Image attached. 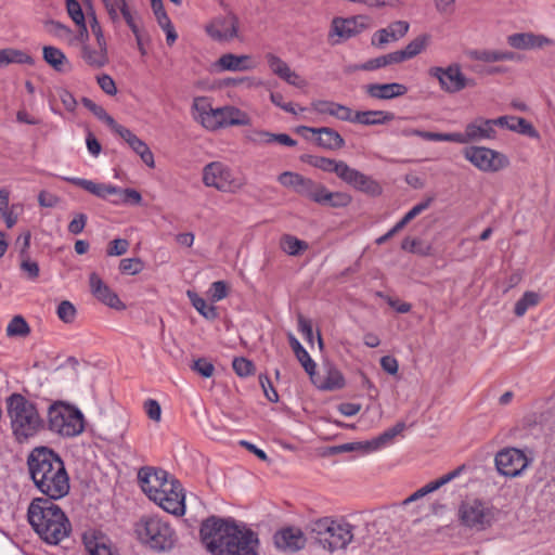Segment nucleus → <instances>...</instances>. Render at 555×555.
Segmentation results:
<instances>
[{"label": "nucleus", "instance_id": "nucleus-16", "mask_svg": "<svg viewBox=\"0 0 555 555\" xmlns=\"http://www.w3.org/2000/svg\"><path fill=\"white\" fill-rule=\"evenodd\" d=\"M341 180L356 191L371 197H377L383 193V186L377 180L350 166H348Z\"/></svg>", "mask_w": 555, "mask_h": 555}, {"label": "nucleus", "instance_id": "nucleus-14", "mask_svg": "<svg viewBox=\"0 0 555 555\" xmlns=\"http://www.w3.org/2000/svg\"><path fill=\"white\" fill-rule=\"evenodd\" d=\"M296 131L306 140H309L308 133L317 135L314 138L315 144L324 150L337 151L346 145L345 139L335 129L330 127L313 128L299 126Z\"/></svg>", "mask_w": 555, "mask_h": 555}, {"label": "nucleus", "instance_id": "nucleus-30", "mask_svg": "<svg viewBox=\"0 0 555 555\" xmlns=\"http://www.w3.org/2000/svg\"><path fill=\"white\" fill-rule=\"evenodd\" d=\"M465 465H460L455 469L449 472L448 474L441 476L440 478L428 482L424 487L416 490L414 493H412L409 498L404 500V504H409L411 502H414L438 489H440L442 486L449 483L450 481L454 480L456 477H459L463 470H465Z\"/></svg>", "mask_w": 555, "mask_h": 555}, {"label": "nucleus", "instance_id": "nucleus-54", "mask_svg": "<svg viewBox=\"0 0 555 555\" xmlns=\"http://www.w3.org/2000/svg\"><path fill=\"white\" fill-rule=\"evenodd\" d=\"M82 57L91 66L103 67L107 62V53L92 50L88 46L82 48Z\"/></svg>", "mask_w": 555, "mask_h": 555}, {"label": "nucleus", "instance_id": "nucleus-41", "mask_svg": "<svg viewBox=\"0 0 555 555\" xmlns=\"http://www.w3.org/2000/svg\"><path fill=\"white\" fill-rule=\"evenodd\" d=\"M188 297L196 311L206 320L215 321L219 318L218 308L214 305H208L197 293L188 291Z\"/></svg>", "mask_w": 555, "mask_h": 555}, {"label": "nucleus", "instance_id": "nucleus-23", "mask_svg": "<svg viewBox=\"0 0 555 555\" xmlns=\"http://www.w3.org/2000/svg\"><path fill=\"white\" fill-rule=\"evenodd\" d=\"M509 47L517 50H531L553 44V40L544 35L533 33H515L506 38Z\"/></svg>", "mask_w": 555, "mask_h": 555}, {"label": "nucleus", "instance_id": "nucleus-48", "mask_svg": "<svg viewBox=\"0 0 555 555\" xmlns=\"http://www.w3.org/2000/svg\"><path fill=\"white\" fill-rule=\"evenodd\" d=\"M401 248L411 254H415L418 256H431L433 255V246L430 244H425L420 238H412L406 236L402 240Z\"/></svg>", "mask_w": 555, "mask_h": 555}, {"label": "nucleus", "instance_id": "nucleus-21", "mask_svg": "<svg viewBox=\"0 0 555 555\" xmlns=\"http://www.w3.org/2000/svg\"><path fill=\"white\" fill-rule=\"evenodd\" d=\"M365 16L334 17L331 25V35L343 39H349L359 35L365 27Z\"/></svg>", "mask_w": 555, "mask_h": 555}, {"label": "nucleus", "instance_id": "nucleus-9", "mask_svg": "<svg viewBox=\"0 0 555 555\" xmlns=\"http://www.w3.org/2000/svg\"><path fill=\"white\" fill-rule=\"evenodd\" d=\"M152 501L172 515L182 516L185 513L184 489L173 476L170 477L168 486L160 489L159 494H156Z\"/></svg>", "mask_w": 555, "mask_h": 555}, {"label": "nucleus", "instance_id": "nucleus-1", "mask_svg": "<svg viewBox=\"0 0 555 555\" xmlns=\"http://www.w3.org/2000/svg\"><path fill=\"white\" fill-rule=\"evenodd\" d=\"M201 542L211 555H259L258 533L233 517L211 515L201 522Z\"/></svg>", "mask_w": 555, "mask_h": 555}, {"label": "nucleus", "instance_id": "nucleus-50", "mask_svg": "<svg viewBox=\"0 0 555 555\" xmlns=\"http://www.w3.org/2000/svg\"><path fill=\"white\" fill-rule=\"evenodd\" d=\"M430 36L427 34H423L414 38L406 47L401 51L403 54L404 61L411 60L414 56L418 55L428 44Z\"/></svg>", "mask_w": 555, "mask_h": 555}, {"label": "nucleus", "instance_id": "nucleus-10", "mask_svg": "<svg viewBox=\"0 0 555 555\" xmlns=\"http://www.w3.org/2000/svg\"><path fill=\"white\" fill-rule=\"evenodd\" d=\"M495 467L505 477L519 476L529 465L530 459L517 448H506L495 455Z\"/></svg>", "mask_w": 555, "mask_h": 555}, {"label": "nucleus", "instance_id": "nucleus-51", "mask_svg": "<svg viewBox=\"0 0 555 555\" xmlns=\"http://www.w3.org/2000/svg\"><path fill=\"white\" fill-rule=\"evenodd\" d=\"M30 333V326L22 315H14L7 326V336L26 337Z\"/></svg>", "mask_w": 555, "mask_h": 555}, {"label": "nucleus", "instance_id": "nucleus-12", "mask_svg": "<svg viewBox=\"0 0 555 555\" xmlns=\"http://www.w3.org/2000/svg\"><path fill=\"white\" fill-rule=\"evenodd\" d=\"M170 477L172 476L167 470L152 466L141 467L138 472L139 485L150 500L168 486Z\"/></svg>", "mask_w": 555, "mask_h": 555}, {"label": "nucleus", "instance_id": "nucleus-44", "mask_svg": "<svg viewBox=\"0 0 555 555\" xmlns=\"http://www.w3.org/2000/svg\"><path fill=\"white\" fill-rule=\"evenodd\" d=\"M66 10L69 17L78 26L81 36L88 37L86 17L80 3L77 0H65Z\"/></svg>", "mask_w": 555, "mask_h": 555}, {"label": "nucleus", "instance_id": "nucleus-36", "mask_svg": "<svg viewBox=\"0 0 555 555\" xmlns=\"http://www.w3.org/2000/svg\"><path fill=\"white\" fill-rule=\"evenodd\" d=\"M405 427L406 426L404 422H398L392 427L386 429L372 440H366V452H373L385 447L391 442L396 436L400 435L405 429Z\"/></svg>", "mask_w": 555, "mask_h": 555}, {"label": "nucleus", "instance_id": "nucleus-5", "mask_svg": "<svg viewBox=\"0 0 555 555\" xmlns=\"http://www.w3.org/2000/svg\"><path fill=\"white\" fill-rule=\"evenodd\" d=\"M41 401L48 403L44 431L49 430L61 437L72 438L85 430V416L76 405L62 400L42 399Z\"/></svg>", "mask_w": 555, "mask_h": 555}, {"label": "nucleus", "instance_id": "nucleus-8", "mask_svg": "<svg viewBox=\"0 0 555 555\" xmlns=\"http://www.w3.org/2000/svg\"><path fill=\"white\" fill-rule=\"evenodd\" d=\"M464 157L483 172H498L509 165L508 157L486 146H468L463 151Z\"/></svg>", "mask_w": 555, "mask_h": 555}, {"label": "nucleus", "instance_id": "nucleus-49", "mask_svg": "<svg viewBox=\"0 0 555 555\" xmlns=\"http://www.w3.org/2000/svg\"><path fill=\"white\" fill-rule=\"evenodd\" d=\"M270 70L281 79H287L292 77L289 75V66L280 56L274 53L268 52L264 55Z\"/></svg>", "mask_w": 555, "mask_h": 555}, {"label": "nucleus", "instance_id": "nucleus-20", "mask_svg": "<svg viewBox=\"0 0 555 555\" xmlns=\"http://www.w3.org/2000/svg\"><path fill=\"white\" fill-rule=\"evenodd\" d=\"M306 538L299 528L286 527L278 530L273 535V543L282 551L297 552L305 547Z\"/></svg>", "mask_w": 555, "mask_h": 555}, {"label": "nucleus", "instance_id": "nucleus-38", "mask_svg": "<svg viewBox=\"0 0 555 555\" xmlns=\"http://www.w3.org/2000/svg\"><path fill=\"white\" fill-rule=\"evenodd\" d=\"M288 341L298 362L301 364V366L304 367L305 372L309 375V377H312L314 371L317 370V363L311 359L308 351L304 348V346L294 335H289Z\"/></svg>", "mask_w": 555, "mask_h": 555}, {"label": "nucleus", "instance_id": "nucleus-52", "mask_svg": "<svg viewBox=\"0 0 555 555\" xmlns=\"http://www.w3.org/2000/svg\"><path fill=\"white\" fill-rule=\"evenodd\" d=\"M353 451H361L363 453H367L366 452V441L347 442V443H343L339 446L327 447L324 450L323 455L331 456V455H336V454L346 453V452H353Z\"/></svg>", "mask_w": 555, "mask_h": 555}, {"label": "nucleus", "instance_id": "nucleus-25", "mask_svg": "<svg viewBox=\"0 0 555 555\" xmlns=\"http://www.w3.org/2000/svg\"><path fill=\"white\" fill-rule=\"evenodd\" d=\"M488 119L479 117L474 121L469 122L465 127V131L462 133L461 144L480 141L482 139H494L496 131L490 124H486Z\"/></svg>", "mask_w": 555, "mask_h": 555}, {"label": "nucleus", "instance_id": "nucleus-15", "mask_svg": "<svg viewBox=\"0 0 555 555\" xmlns=\"http://www.w3.org/2000/svg\"><path fill=\"white\" fill-rule=\"evenodd\" d=\"M113 24H120L121 18L126 22L133 35L140 30L137 20V11H132L127 0H101Z\"/></svg>", "mask_w": 555, "mask_h": 555}, {"label": "nucleus", "instance_id": "nucleus-53", "mask_svg": "<svg viewBox=\"0 0 555 555\" xmlns=\"http://www.w3.org/2000/svg\"><path fill=\"white\" fill-rule=\"evenodd\" d=\"M232 367L240 377H248L255 374L256 366L251 360L244 357H236L232 361Z\"/></svg>", "mask_w": 555, "mask_h": 555}, {"label": "nucleus", "instance_id": "nucleus-57", "mask_svg": "<svg viewBox=\"0 0 555 555\" xmlns=\"http://www.w3.org/2000/svg\"><path fill=\"white\" fill-rule=\"evenodd\" d=\"M56 314L61 321L70 324L75 321L77 310L76 307L70 301L63 300L57 306Z\"/></svg>", "mask_w": 555, "mask_h": 555}, {"label": "nucleus", "instance_id": "nucleus-60", "mask_svg": "<svg viewBox=\"0 0 555 555\" xmlns=\"http://www.w3.org/2000/svg\"><path fill=\"white\" fill-rule=\"evenodd\" d=\"M208 293L212 302L220 301L228 296L229 285L225 281L212 282Z\"/></svg>", "mask_w": 555, "mask_h": 555}, {"label": "nucleus", "instance_id": "nucleus-24", "mask_svg": "<svg viewBox=\"0 0 555 555\" xmlns=\"http://www.w3.org/2000/svg\"><path fill=\"white\" fill-rule=\"evenodd\" d=\"M82 542L89 555H117V552L112 548L108 538L101 531L85 532Z\"/></svg>", "mask_w": 555, "mask_h": 555}, {"label": "nucleus", "instance_id": "nucleus-27", "mask_svg": "<svg viewBox=\"0 0 555 555\" xmlns=\"http://www.w3.org/2000/svg\"><path fill=\"white\" fill-rule=\"evenodd\" d=\"M300 160L324 172H334L340 180L343 179L345 171L348 168L347 163L344 160H336L333 158L311 154L301 155Z\"/></svg>", "mask_w": 555, "mask_h": 555}, {"label": "nucleus", "instance_id": "nucleus-55", "mask_svg": "<svg viewBox=\"0 0 555 555\" xmlns=\"http://www.w3.org/2000/svg\"><path fill=\"white\" fill-rule=\"evenodd\" d=\"M422 139L426 141H435V142H455L461 143L462 132H451V133H441V132H431L422 130Z\"/></svg>", "mask_w": 555, "mask_h": 555}, {"label": "nucleus", "instance_id": "nucleus-2", "mask_svg": "<svg viewBox=\"0 0 555 555\" xmlns=\"http://www.w3.org/2000/svg\"><path fill=\"white\" fill-rule=\"evenodd\" d=\"M27 466L35 487L48 499H63L70 490L69 476L62 456L50 447L34 448Z\"/></svg>", "mask_w": 555, "mask_h": 555}, {"label": "nucleus", "instance_id": "nucleus-39", "mask_svg": "<svg viewBox=\"0 0 555 555\" xmlns=\"http://www.w3.org/2000/svg\"><path fill=\"white\" fill-rule=\"evenodd\" d=\"M10 64H27L33 66L35 65V60L31 55L22 50L12 48L0 50V67L8 66Z\"/></svg>", "mask_w": 555, "mask_h": 555}, {"label": "nucleus", "instance_id": "nucleus-46", "mask_svg": "<svg viewBox=\"0 0 555 555\" xmlns=\"http://www.w3.org/2000/svg\"><path fill=\"white\" fill-rule=\"evenodd\" d=\"M508 130L527 135L531 139L540 138L539 131L530 121L524 117L511 116V125H508Z\"/></svg>", "mask_w": 555, "mask_h": 555}, {"label": "nucleus", "instance_id": "nucleus-18", "mask_svg": "<svg viewBox=\"0 0 555 555\" xmlns=\"http://www.w3.org/2000/svg\"><path fill=\"white\" fill-rule=\"evenodd\" d=\"M89 285L92 295L105 306L115 310L126 309V305L119 299L118 295L99 276L92 272L89 275Z\"/></svg>", "mask_w": 555, "mask_h": 555}, {"label": "nucleus", "instance_id": "nucleus-63", "mask_svg": "<svg viewBox=\"0 0 555 555\" xmlns=\"http://www.w3.org/2000/svg\"><path fill=\"white\" fill-rule=\"evenodd\" d=\"M21 270L26 273L27 278L31 281L39 276L40 269L37 261L30 259L29 256L20 257Z\"/></svg>", "mask_w": 555, "mask_h": 555}, {"label": "nucleus", "instance_id": "nucleus-62", "mask_svg": "<svg viewBox=\"0 0 555 555\" xmlns=\"http://www.w3.org/2000/svg\"><path fill=\"white\" fill-rule=\"evenodd\" d=\"M259 383L263 390L264 397L270 402H273V403L279 402V399H280L279 393H278L276 389L274 388V386L272 385L270 377L268 375L260 374Z\"/></svg>", "mask_w": 555, "mask_h": 555}, {"label": "nucleus", "instance_id": "nucleus-37", "mask_svg": "<svg viewBox=\"0 0 555 555\" xmlns=\"http://www.w3.org/2000/svg\"><path fill=\"white\" fill-rule=\"evenodd\" d=\"M222 111V115L219 119L222 120V127L227 128L230 126H247L250 124L249 116L235 106H223L219 107Z\"/></svg>", "mask_w": 555, "mask_h": 555}, {"label": "nucleus", "instance_id": "nucleus-35", "mask_svg": "<svg viewBox=\"0 0 555 555\" xmlns=\"http://www.w3.org/2000/svg\"><path fill=\"white\" fill-rule=\"evenodd\" d=\"M251 60L249 55H236L233 53L222 54L217 61V65L221 70H249L255 67L254 64L248 63Z\"/></svg>", "mask_w": 555, "mask_h": 555}, {"label": "nucleus", "instance_id": "nucleus-59", "mask_svg": "<svg viewBox=\"0 0 555 555\" xmlns=\"http://www.w3.org/2000/svg\"><path fill=\"white\" fill-rule=\"evenodd\" d=\"M191 369L204 378H210L215 372L214 364L204 357L196 359Z\"/></svg>", "mask_w": 555, "mask_h": 555}, {"label": "nucleus", "instance_id": "nucleus-28", "mask_svg": "<svg viewBox=\"0 0 555 555\" xmlns=\"http://www.w3.org/2000/svg\"><path fill=\"white\" fill-rule=\"evenodd\" d=\"M408 87L399 82L370 83L365 86V92L370 98L377 100H392L404 95Z\"/></svg>", "mask_w": 555, "mask_h": 555}, {"label": "nucleus", "instance_id": "nucleus-31", "mask_svg": "<svg viewBox=\"0 0 555 555\" xmlns=\"http://www.w3.org/2000/svg\"><path fill=\"white\" fill-rule=\"evenodd\" d=\"M467 56L473 61L483 63H495L502 61H520L521 55L513 51L474 49L467 52Z\"/></svg>", "mask_w": 555, "mask_h": 555}, {"label": "nucleus", "instance_id": "nucleus-26", "mask_svg": "<svg viewBox=\"0 0 555 555\" xmlns=\"http://www.w3.org/2000/svg\"><path fill=\"white\" fill-rule=\"evenodd\" d=\"M66 182L79 186L85 191L95 195L99 198L106 199L109 195L118 194L120 191L119 186L106 184V183H96L92 180H88L85 178L77 177H65L63 178Z\"/></svg>", "mask_w": 555, "mask_h": 555}, {"label": "nucleus", "instance_id": "nucleus-43", "mask_svg": "<svg viewBox=\"0 0 555 555\" xmlns=\"http://www.w3.org/2000/svg\"><path fill=\"white\" fill-rule=\"evenodd\" d=\"M81 103L96 118H99L101 121L105 122L112 129V131H115L117 129V127L120 125L109 114H107V112L101 105H98L91 99L83 96L81 99Z\"/></svg>", "mask_w": 555, "mask_h": 555}, {"label": "nucleus", "instance_id": "nucleus-19", "mask_svg": "<svg viewBox=\"0 0 555 555\" xmlns=\"http://www.w3.org/2000/svg\"><path fill=\"white\" fill-rule=\"evenodd\" d=\"M114 132L118 134L129 145V147L140 156L141 160L149 168L155 167L154 154L143 140H141L130 129L122 125H119Z\"/></svg>", "mask_w": 555, "mask_h": 555}, {"label": "nucleus", "instance_id": "nucleus-17", "mask_svg": "<svg viewBox=\"0 0 555 555\" xmlns=\"http://www.w3.org/2000/svg\"><path fill=\"white\" fill-rule=\"evenodd\" d=\"M354 526L341 520L334 521L328 537L321 538L318 540L323 544L324 548L334 552L339 548H346L353 539Z\"/></svg>", "mask_w": 555, "mask_h": 555}, {"label": "nucleus", "instance_id": "nucleus-42", "mask_svg": "<svg viewBox=\"0 0 555 555\" xmlns=\"http://www.w3.org/2000/svg\"><path fill=\"white\" fill-rule=\"evenodd\" d=\"M296 193L300 196L307 197L310 201L317 203V199L320 195V190L322 189L323 184L320 182H315L310 178L304 177L301 175V178L299 180V183H297Z\"/></svg>", "mask_w": 555, "mask_h": 555}, {"label": "nucleus", "instance_id": "nucleus-32", "mask_svg": "<svg viewBox=\"0 0 555 555\" xmlns=\"http://www.w3.org/2000/svg\"><path fill=\"white\" fill-rule=\"evenodd\" d=\"M395 119V113L389 111H357L353 115V124L364 126L385 125Z\"/></svg>", "mask_w": 555, "mask_h": 555}, {"label": "nucleus", "instance_id": "nucleus-22", "mask_svg": "<svg viewBox=\"0 0 555 555\" xmlns=\"http://www.w3.org/2000/svg\"><path fill=\"white\" fill-rule=\"evenodd\" d=\"M326 375L323 377L314 371L312 377H309L311 383L323 391H334L343 389L346 386V379L343 373L333 364L325 366Z\"/></svg>", "mask_w": 555, "mask_h": 555}, {"label": "nucleus", "instance_id": "nucleus-56", "mask_svg": "<svg viewBox=\"0 0 555 555\" xmlns=\"http://www.w3.org/2000/svg\"><path fill=\"white\" fill-rule=\"evenodd\" d=\"M144 269V262L141 258H125L119 262V271L122 274L137 275Z\"/></svg>", "mask_w": 555, "mask_h": 555}, {"label": "nucleus", "instance_id": "nucleus-7", "mask_svg": "<svg viewBox=\"0 0 555 555\" xmlns=\"http://www.w3.org/2000/svg\"><path fill=\"white\" fill-rule=\"evenodd\" d=\"M459 519L467 528L477 531L490 528L495 520L496 508L479 499L463 501L459 506Z\"/></svg>", "mask_w": 555, "mask_h": 555}, {"label": "nucleus", "instance_id": "nucleus-58", "mask_svg": "<svg viewBox=\"0 0 555 555\" xmlns=\"http://www.w3.org/2000/svg\"><path fill=\"white\" fill-rule=\"evenodd\" d=\"M396 40H398L397 34L390 33L389 28H382L373 34L371 44L376 48H383L388 42Z\"/></svg>", "mask_w": 555, "mask_h": 555}, {"label": "nucleus", "instance_id": "nucleus-3", "mask_svg": "<svg viewBox=\"0 0 555 555\" xmlns=\"http://www.w3.org/2000/svg\"><path fill=\"white\" fill-rule=\"evenodd\" d=\"M39 400L38 395L27 389H23L22 392H12L5 398V411L16 442H28L44 431V416Z\"/></svg>", "mask_w": 555, "mask_h": 555}, {"label": "nucleus", "instance_id": "nucleus-11", "mask_svg": "<svg viewBox=\"0 0 555 555\" xmlns=\"http://www.w3.org/2000/svg\"><path fill=\"white\" fill-rule=\"evenodd\" d=\"M428 74L438 80L441 90L447 93H457L465 89L464 74L457 63H452L447 67H430Z\"/></svg>", "mask_w": 555, "mask_h": 555}, {"label": "nucleus", "instance_id": "nucleus-61", "mask_svg": "<svg viewBox=\"0 0 555 555\" xmlns=\"http://www.w3.org/2000/svg\"><path fill=\"white\" fill-rule=\"evenodd\" d=\"M130 243L126 238H115L107 244L106 255L112 256H122L129 249Z\"/></svg>", "mask_w": 555, "mask_h": 555}, {"label": "nucleus", "instance_id": "nucleus-45", "mask_svg": "<svg viewBox=\"0 0 555 555\" xmlns=\"http://www.w3.org/2000/svg\"><path fill=\"white\" fill-rule=\"evenodd\" d=\"M281 248L289 256H298L306 251L309 247L306 241L299 240L294 235L284 234L281 237Z\"/></svg>", "mask_w": 555, "mask_h": 555}, {"label": "nucleus", "instance_id": "nucleus-4", "mask_svg": "<svg viewBox=\"0 0 555 555\" xmlns=\"http://www.w3.org/2000/svg\"><path fill=\"white\" fill-rule=\"evenodd\" d=\"M59 499L34 498L27 508V520L44 543L60 544L72 532V524L55 501Z\"/></svg>", "mask_w": 555, "mask_h": 555}, {"label": "nucleus", "instance_id": "nucleus-13", "mask_svg": "<svg viewBox=\"0 0 555 555\" xmlns=\"http://www.w3.org/2000/svg\"><path fill=\"white\" fill-rule=\"evenodd\" d=\"M203 183L220 192H231L235 188L231 169L220 162H211L204 167Z\"/></svg>", "mask_w": 555, "mask_h": 555}, {"label": "nucleus", "instance_id": "nucleus-47", "mask_svg": "<svg viewBox=\"0 0 555 555\" xmlns=\"http://www.w3.org/2000/svg\"><path fill=\"white\" fill-rule=\"evenodd\" d=\"M541 300L540 294L527 291L522 294V296L516 301L514 307V313L516 317H522L527 312L529 308L535 307L539 305Z\"/></svg>", "mask_w": 555, "mask_h": 555}, {"label": "nucleus", "instance_id": "nucleus-33", "mask_svg": "<svg viewBox=\"0 0 555 555\" xmlns=\"http://www.w3.org/2000/svg\"><path fill=\"white\" fill-rule=\"evenodd\" d=\"M320 195L317 199V204L331 208H345L352 202L350 194L345 192H332L324 184L320 190Z\"/></svg>", "mask_w": 555, "mask_h": 555}, {"label": "nucleus", "instance_id": "nucleus-34", "mask_svg": "<svg viewBox=\"0 0 555 555\" xmlns=\"http://www.w3.org/2000/svg\"><path fill=\"white\" fill-rule=\"evenodd\" d=\"M42 59L57 73H67L70 70V64L64 52L53 46L42 48Z\"/></svg>", "mask_w": 555, "mask_h": 555}, {"label": "nucleus", "instance_id": "nucleus-40", "mask_svg": "<svg viewBox=\"0 0 555 555\" xmlns=\"http://www.w3.org/2000/svg\"><path fill=\"white\" fill-rule=\"evenodd\" d=\"M230 25L224 29H219L215 26H208L206 28L207 34L215 40L229 41L237 37L240 21L235 14H230Z\"/></svg>", "mask_w": 555, "mask_h": 555}, {"label": "nucleus", "instance_id": "nucleus-6", "mask_svg": "<svg viewBox=\"0 0 555 555\" xmlns=\"http://www.w3.org/2000/svg\"><path fill=\"white\" fill-rule=\"evenodd\" d=\"M139 541L156 552H166L175 544V530L157 516H143L135 524Z\"/></svg>", "mask_w": 555, "mask_h": 555}, {"label": "nucleus", "instance_id": "nucleus-29", "mask_svg": "<svg viewBox=\"0 0 555 555\" xmlns=\"http://www.w3.org/2000/svg\"><path fill=\"white\" fill-rule=\"evenodd\" d=\"M199 101L205 102V98L195 99L193 108L198 112L202 126L211 131L223 128L222 120L219 119L222 111L219 107L212 108L209 104H199Z\"/></svg>", "mask_w": 555, "mask_h": 555}, {"label": "nucleus", "instance_id": "nucleus-64", "mask_svg": "<svg viewBox=\"0 0 555 555\" xmlns=\"http://www.w3.org/2000/svg\"><path fill=\"white\" fill-rule=\"evenodd\" d=\"M121 195V202L124 204L132 205V206H140L142 204V195L139 191L135 189H121L119 193Z\"/></svg>", "mask_w": 555, "mask_h": 555}]
</instances>
